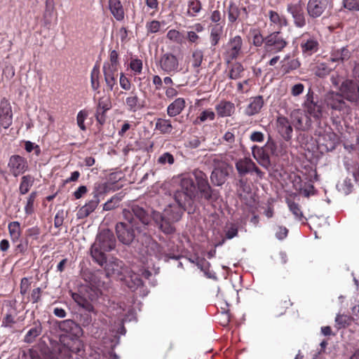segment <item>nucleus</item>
<instances>
[{
	"label": "nucleus",
	"mask_w": 359,
	"mask_h": 359,
	"mask_svg": "<svg viewBox=\"0 0 359 359\" xmlns=\"http://www.w3.org/2000/svg\"><path fill=\"white\" fill-rule=\"evenodd\" d=\"M192 175L196 185L190 175L183 174L180 176V188L174 194L175 202L180 204L190 203L196 196L207 201L216 200V191L211 188L206 174L200 170H194Z\"/></svg>",
	"instance_id": "1"
},
{
	"label": "nucleus",
	"mask_w": 359,
	"mask_h": 359,
	"mask_svg": "<svg viewBox=\"0 0 359 359\" xmlns=\"http://www.w3.org/2000/svg\"><path fill=\"white\" fill-rule=\"evenodd\" d=\"M154 210H145L138 205H133L130 208L123 209V217L126 222H135L134 216L144 225H148L153 219Z\"/></svg>",
	"instance_id": "2"
},
{
	"label": "nucleus",
	"mask_w": 359,
	"mask_h": 359,
	"mask_svg": "<svg viewBox=\"0 0 359 359\" xmlns=\"http://www.w3.org/2000/svg\"><path fill=\"white\" fill-rule=\"evenodd\" d=\"M136 232H140V227L133 222H121L116 225L117 237L123 244H131L136 237Z\"/></svg>",
	"instance_id": "3"
},
{
	"label": "nucleus",
	"mask_w": 359,
	"mask_h": 359,
	"mask_svg": "<svg viewBox=\"0 0 359 359\" xmlns=\"http://www.w3.org/2000/svg\"><path fill=\"white\" fill-rule=\"evenodd\" d=\"M287 45V42L280 32H274L269 34L264 41L265 56L271 55L282 51Z\"/></svg>",
	"instance_id": "4"
},
{
	"label": "nucleus",
	"mask_w": 359,
	"mask_h": 359,
	"mask_svg": "<svg viewBox=\"0 0 359 359\" xmlns=\"http://www.w3.org/2000/svg\"><path fill=\"white\" fill-rule=\"evenodd\" d=\"M243 45V39L241 36L237 35L229 39L224 46V58L226 63L229 64L241 55Z\"/></svg>",
	"instance_id": "5"
},
{
	"label": "nucleus",
	"mask_w": 359,
	"mask_h": 359,
	"mask_svg": "<svg viewBox=\"0 0 359 359\" xmlns=\"http://www.w3.org/2000/svg\"><path fill=\"white\" fill-rule=\"evenodd\" d=\"M344 99L341 93L329 92L325 95V102L327 107L332 110L339 111L341 114H348L351 108Z\"/></svg>",
	"instance_id": "6"
},
{
	"label": "nucleus",
	"mask_w": 359,
	"mask_h": 359,
	"mask_svg": "<svg viewBox=\"0 0 359 359\" xmlns=\"http://www.w3.org/2000/svg\"><path fill=\"white\" fill-rule=\"evenodd\" d=\"M341 94L348 102L359 104V86L351 79L344 81L339 88Z\"/></svg>",
	"instance_id": "7"
},
{
	"label": "nucleus",
	"mask_w": 359,
	"mask_h": 359,
	"mask_svg": "<svg viewBox=\"0 0 359 359\" xmlns=\"http://www.w3.org/2000/svg\"><path fill=\"white\" fill-rule=\"evenodd\" d=\"M235 167L241 177L255 172L257 177L262 179L264 175L250 158L244 157L238 159L235 163Z\"/></svg>",
	"instance_id": "8"
},
{
	"label": "nucleus",
	"mask_w": 359,
	"mask_h": 359,
	"mask_svg": "<svg viewBox=\"0 0 359 359\" xmlns=\"http://www.w3.org/2000/svg\"><path fill=\"white\" fill-rule=\"evenodd\" d=\"M287 11L292 16L294 25L296 27L303 28L306 26V17L301 1L288 4Z\"/></svg>",
	"instance_id": "9"
},
{
	"label": "nucleus",
	"mask_w": 359,
	"mask_h": 359,
	"mask_svg": "<svg viewBox=\"0 0 359 359\" xmlns=\"http://www.w3.org/2000/svg\"><path fill=\"white\" fill-rule=\"evenodd\" d=\"M105 264L104 271L107 277L113 276L121 280L123 279L127 269L121 260L112 257Z\"/></svg>",
	"instance_id": "10"
},
{
	"label": "nucleus",
	"mask_w": 359,
	"mask_h": 359,
	"mask_svg": "<svg viewBox=\"0 0 359 359\" xmlns=\"http://www.w3.org/2000/svg\"><path fill=\"white\" fill-rule=\"evenodd\" d=\"M300 48L304 55H312L319 49L318 39L309 32L304 33L301 36Z\"/></svg>",
	"instance_id": "11"
},
{
	"label": "nucleus",
	"mask_w": 359,
	"mask_h": 359,
	"mask_svg": "<svg viewBox=\"0 0 359 359\" xmlns=\"http://www.w3.org/2000/svg\"><path fill=\"white\" fill-rule=\"evenodd\" d=\"M159 65L167 74H175L180 70L177 57L170 53H166L161 56Z\"/></svg>",
	"instance_id": "12"
},
{
	"label": "nucleus",
	"mask_w": 359,
	"mask_h": 359,
	"mask_svg": "<svg viewBox=\"0 0 359 359\" xmlns=\"http://www.w3.org/2000/svg\"><path fill=\"white\" fill-rule=\"evenodd\" d=\"M305 111L311 116L318 119L322 116V106L318 101L314 99L313 92L309 90L306 95V100L304 104Z\"/></svg>",
	"instance_id": "13"
},
{
	"label": "nucleus",
	"mask_w": 359,
	"mask_h": 359,
	"mask_svg": "<svg viewBox=\"0 0 359 359\" xmlns=\"http://www.w3.org/2000/svg\"><path fill=\"white\" fill-rule=\"evenodd\" d=\"M99 247L102 248L103 251L109 252L115 248L116 239L112 233L109 229L101 231L94 242Z\"/></svg>",
	"instance_id": "14"
},
{
	"label": "nucleus",
	"mask_w": 359,
	"mask_h": 359,
	"mask_svg": "<svg viewBox=\"0 0 359 359\" xmlns=\"http://www.w3.org/2000/svg\"><path fill=\"white\" fill-rule=\"evenodd\" d=\"M8 167L14 177L23 174L28 168L27 160L19 155H13L10 157Z\"/></svg>",
	"instance_id": "15"
},
{
	"label": "nucleus",
	"mask_w": 359,
	"mask_h": 359,
	"mask_svg": "<svg viewBox=\"0 0 359 359\" xmlns=\"http://www.w3.org/2000/svg\"><path fill=\"white\" fill-rule=\"evenodd\" d=\"M353 49L348 46L333 48L330 52V60L337 64L348 61L352 56Z\"/></svg>",
	"instance_id": "16"
},
{
	"label": "nucleus",
	"mask_w": 359,
	"mask_h": 359,
	"mask_svg": "<svg viewBox=\"0 0 359 359\" xmlns=\"http://www.w3.org/2000/svg\"><path fill=\"white\" fill-rule=\"evenodd\" d=\"M326 8V3L321 0H309L306 4V11L311 19L320 17Z\"/></svg>",
	"instance_id": "17"
},
{
	"label": "nucleus",
	"mask_w": 359,
	"mask_h": 359,
	"mask_svg": "<svg viewBox=\"0 0 359 359\" xmlns=\"http://www.w3.org/2000/svg\"><path fill=\"white\" fill-rule=\"evenodd\" d=\"M7 309L1 320V326L8 329H13L18 323V311L15 306L9 303L6 305Z\"/></svg>",
	"instance_id": "18"
},
{
	"label": "nucleus",
	"mask_w": 359,
	"mask_h": 359,
	"mask_svg": "<svg viewBox=\"0 0 359 359\" xmlns=\"http://www.w3.org/2000/svg\"><path fill=\"white\" fill-rule=\"evenodd\" d=\"M228 175L229 165L226 163H222L212 170L210 180L215 185L221 186L225 182Z\"/></svg>",
	"instance_id": "19"
},
{
	"label": "nucleus",
	"mask_w": 359,
	"mask_h": 359,
	"mask_svg": "<svg viewBox=\"0 0 359 359\" xmlns=\"http://www.w3.org/2000/svg\"><path fill=\"white\" fill-rule=\"evenodd\" d=\"M276 128L278 133L286 141L292 137V127L289 120L284 116H278L276 120Z\"/></svg>",
	"instance_id": "20"
},
{
	"label": "nucleus",
	"mask_w": 359,
	"mask_h": 359,
	"mask_svg": "<svg viewBox=\"0 0 359 359\" xmlns=\"http://www.w3.org/2000/svg\"><path fill=\"white\" fill-rule=\"evenodd\" d=\"M126 285L133 291L140 290V293L143 292V294L145 295L143 283L140 276L133 272H127L123 279Z\"/></svg>",
	"instance_id": "21"
},
{
	"label": "nucleus",
	"mask_w": 359,
	"mask_h": 359,
	"mask_svg": "<svg viewBox=\"0 0 359 359\" xmlns=\"http://www.w3.org/2000/svg\"><path fill=\"white\" fill-rule=\"evenodd\" d=\"M153 220L163 233L170 234L175 231L172 226L174 222L169 220L165 215H162L158 212H153Z\"/></svg>",
	"instance_id": "22"
},
{
	"label": "nucleus",
	"mask_w": 359,
	"mask_h": 359,
	"mask_svg": "<svg viewBox=\"0 0 359 359\" xmlns=\"http://www.w3.org/2000/svg\"><path fill=\"white\" fill-rule=\"evenodd\" d=\"M187 204H169L165 209L163 215L172 222H177L180 219Z\"/></svg>",
	"instance_id": "23"
},
{
	"label": "nucleus",
	"mask_w": 359,
	"mask_h": 359,
	"mask_svg": "<svg viewBox=\"0 0 359 359\" xmlns=\"http://www.w3.org/2000/svg\"><path fill=\"white\" fill-rule=\"evenodd\" d=\"M111 107V100L109 97H102L98 100L95 118L96 120L100 123L103 124L105 121V113Z\"/></svg>",
	"instance_id": "24"
},
{
	"label": "nucleus",
	"mask_w": 359,
	"mask_h": 359,
	"mask_svg": "<svg viewBox=\"0 0 359 359\" xmlns=\"http://www.w3.org/2000/svg\"><path fill=\"white\" fill-rule=\"evenodd\" d=\"M264 106V99L261 95L251 97L244 109V114L252 116L259 114Z\"/></svg>",
	"instance_id": "25"
},
{
	"label": "nucleus",
	"mask_w": 359,
	"mask_h": 359,
	"mask_svg": "<svg viewBox=\"0 0 359 359\" xmlns=\"http://www.w3.org/2000/svg\"><path fill=\"white\" fill-rule=\"evenodd\" d=\"M59 351L64 356L71 358L72 353L81 355L83 353V344L81 340L72 341L68 346L65 345L59 347Z\"/></svg>",
	"instance_id": "26"
},
{
	"label": "nucleus",
	"mask_w": 359,
	"mask_h": 359,
	"mask_svg": "<svg viewBox=\"0 0 359 359\" xmlns=\"http://www.w3.org/2000/svg\"><path fill=\"white\" fill-rule=\"evenodd\" d=\"M125 103L127 107V109L131 112H136L145 106V101L141 100L137 93L134 90L132 91L128 96L126 98Z\"/></svg>",
	"instance_id": "27"
},
{
	"label": "nucleus",
	"mask_w": 359,
	"mask_h": 359,
	"mask_svg": "<svg viewBox=\"0 0 359 359\" xmlns=\"http://www.w3.org/2000/svg\"><path fill=\"white\" fill-rule=\"evenodd\" d=\"M236 107L233 103L230 101L222 100L215 106V111L219 117H228L233 115Z\"/></svg>",
	"instance_id": "28"
},
{
	"label": "nucleus",
	"mask_w": 359,
	"mask_h": 359,
	"mask_svg": "<svg viewBox=\"0 0 359 359\" xmlns=\"http://www.w3.org/2000/svg\"><path fill=\"white\" fill-rule=\"evenodd\" d=\"M72 297L79 306L85 309L86 311H94V307L90 302V300H93L96 297L94 294H90L87 298L80 292H72Z\"/></svg>",
	"instance_id": "29"
},
{
	"label": "nucleus",
	"mask_w": 359,
	"mask_h": 359,
	"mask_svg": "<svg viewBox=\"0 0 359 359\" xmlns=\"http://www.w3.org/2000/svg\"><path fill=\"white\" fill-rule=\"evenodd\" d=\"M186 102L184 98L178 97L172 102L167 107V114L170 117H175L184 110Z\"/></svg>",
	"instance_id": "30"
},
{
	"label": "nucleus",
	"mask_w": 359,
	"mask_h": 359,
	"mask_svg": "<svg viewBox=\"0 0 359 359\" xmlns=\"http://www.w3.org/2000/svg\"><path fill=\"white\" fill-rule=\"evenodd\" d=\"M280 63V69L285 74L290 73L300 67V62L298 59L291 57L289 54L286 55Z\"/></svg>",
	"instance_id": "31"
},
{
	"label": "nucleus",
	"mask_w": 359,
	"mask_h": 359,
	"mask_svg": "<svg viewBox=\"0 0 359 359\" xmlns=\"http://www.w3.org/2000/svg\"><path fill=\"white\" fill-rule=\"evenodd\" d=\"M100 202V198H95L93 197L84 205H83L78 211L77 216L79 219H83L92 213L97 207Z\"/></svg>",
	"instance_id": "32"
},
{
	"label": "nucleus",
	"mask_w": 359,
	"mask_h": 359,
	"mask_svg": "<svg viewBox=\"0 0 359 359\" xmlns=\"http://www.w3.org/2000/svg\"><path fill=\"white\" fill-rule=\"evenodd\" d=\"M42 325L41 322L37 320L33 323V327L28 330L24 337V341L27 344L33 343L36 338L42 333Z\"/></svg>",
	"instance_id": "33"
},
{
	"label": "nucleus",
	"mask_w": 359,
	"mask_h": 359,
	"mask_svg": "<svg viewBox=\"0 0 359 359\" xmlns=\"http://www.w3.org/2000/svg\"><path fill=\"white\" fill-rule=\"evenodd\" d=\"M145 253L149 256L160 258L162 255V249L159 244L149 237L146 238Z\"/></svg>",
	"instance_id": "34"
},
{
	"label": "nucleus",
	"mask_w": 359,
	"mask_h": 359,
	"mask_svg": "<svg viewBox=\"0 0 359 359\" xmlns=\"http://www.w3.org/2000/svg\"><path fill=\"white\" fill-rule=\"evenodd\" d=\"M252 154L256 161L263 167L267 168L270 165L269 156L265 154L264 149L258 146L252 147Z\"/></svg>",
	"instance_id": "35"
},
{
	"label": "nucleus",
	"mask_w": 359,
	"mask_h": 359,
	"mask_svg": "<svg viewBox=\"0 0 359 359\" xmlns=\"http://www.w3.org/2000/svg\"><path fill=\"white\" fill-rule=\"evenodd\" d=\"M109 8L116 20L121 21L124 19V11L120 0H109Z\"/></svg>",
	"instance_id": "36"
},
{
	"label": "nucleus",
	"mask_w": 359,
	"mask_h": 359,
	"mask_svg": "<svg viewBox=\"0 0 359 359\" xmlns=\"http://www.w3.org/2000/svg\"><path fill=\"white\" fill-rule=\"evenodd\" d=\"M104 252L105 251H103L102 248L99 247L95 243L90 248V255L93 259L101 266L107 262Z\"/></svg>",
	"instance_id": "37"
},
{
	"label": "nucleus",
	"mask_w": 359,
	"mask_h": 359,
	"mask_svg": "<svg viewBox=\"0 0 359 359\" xmlns=\"http://www.w3.org/2000/svg\"><path fill=\"white\" fill-rule=\"evenodd\" d=\"M103 73L104 76V81L109 90H112L114 86L116 84V76H117V71L110 68L103 67Z\"/></svg>",
	"instance_id": "38"
},
{
	"label": "nucleus",
	"mask_w": 359,
	"mask_h": 359,
	"mask_svg": "<svg viewBox=\"0 0 359 359\" xmlns=\"http://www.w3.org/2000/svg\"><path fill=\"white\" fill-rule=\"evenodd\" d=\"M203 52L200 49H196L191 54V62L192 67L195 69L196 74H199L203 60Z\"/></svg>",
	"instance_id": "39"
},
{
	"label": "nucleus",
	"mask_w": 359,
	"mask_h": 359,
	"mask_svg": "<svg viewBox=\"0 0 359 359\" xmlns=\"http://www.w3.org/2000/svg\"><path fill=\"white\" fill-rule=\"evenodd\" d=\"M155 128L161 134H169L172 132L173 127L169 119L158 118L156 121Z\"/></svg>",
	"instance_id": "40"
},
{
	"label": "nucleus",
	"mask_w": 359,
	"mask_h": 359,
	"mask_svg": "<svg viewBox=\"0 0 359 359\" xmlns=\"http://www.w3.org/2000/svg\"><path fill=\"white\" fill-rule=\"evenodd\" d=\"M34 182V178L32 175H24L21 178V182L19 187L20 194L22 195L27 194L32 187Z\"/></svg>",
	"instance_id": "41"
},
{
	"label": "nucleus",
	"mask_w": 359,
	"mask_h": 359,
	"mask_svg": "<svg viewBox=\"0 0 359 359\" xmlns=\"http://www.w3.org/2000/svg\"><path fill=\"white\" fill-rule=\"evenodd\" d=\"M89 286L93 290V294L95 297H97L99 293H101V290L105 288L104 283L100 280L97 272L95 274L94 278L90 283Z\"/></svg>",
	"instance_id": "42"
},
{
	"label": "nucleus",
	"mask_w": 359,
	"mask_h": 359,
	"mask_svg": "<svg viewBox=\"0 0 359 359\" xmlns=\"http://www.w3.org/2000/svg\"><path fill=\"white\" fill-rule=\"evenodd\" d=\"M187 6V15L189 17L196 16V15L200 13L202 8L201 2L199 0H189Z\"/></svg>",
	"instance_id": "43"
},
{
	"label": "nucleus",
	"mask_w": 359,
	"mask_h": 359,
	"mask_svg": "<svg viewBox=\"0 0 359 359\" xmlns=\"http://www.w3.org/2000/svg\"><path fill=\"white\" fill-rule=\"evenodd\" d=\"M286 203L289 208V210L294 216L295 219H297L299 221L302 220L304 217V215L299 204L294 202L290 198H286Z\"/></svg>",
	"instance_id": "44"
},
{
	"label": "nucleus",
	"mask_w": 359,
	"mask_h": 359,
	"mask_svg": "<svg viewBox=\"0 0 359 359\" xmlns=\"http://www.w3.org/2000/svg\"><path fill=\"white\" fill-rule=\"evenodd\" d=\"M223 29L221 26L215 25L212 27L210 35V40L212 46H215L218 44Z\"/></svg>",
	"instance_id": "45"
},
{
	"label": "nucleus",
	"mask_w": 359,
	"mask_h": 359,
	"mask_svg": "<svg viewBox=\"0 0 359 359\" xmlns=\"http://www.w3.org/2000/svg\"><path fill=\"white\" fill-rule=\"evenodd\" d=\"M8 231L13 242H16L20 237V226L18 222H12L8 224Z\"/></svg>",
	"instance_id": "46"
},
{
	"label": "nucleus",
	"mask_w": 359,
	"mask_h": 359,
	"mask_svg": "<svg viewBox=\"0 0 359 359\" xmlns=\"http://www.w3.org/2000/svg\"><path fill=\"white\" fill-rule=\"evenodd\" d=\"M244 67L240 62L233 63L229 70V76L231 79H238L242 76Z\"/></svg>",
	"instance_id": "47"
},
{
	"label": "nucleus",
	"mask_w": 359,
	"mask_h": 359,
	"mask_svg": "<svg viewBox=\"0 0 359 359\" xmlns=\"http://www.w3.org/2000/svg\"><path fill=\"white\" fill-rule=\"evenodd\" d=\"M269 18L271 23L275 24L278 27L286 26L287 25V20L285 18V17L280 15L276 11H269Z\"/></svg>",
	"instance_id": "48"
},
{
	"label": "nucleus",
	"mask_w": 359,
	"mask_h": 359,
	"mask_svg": "<svg viewBox=\"0 0 359 359\" xmlns=\"http://www.w3.org/2000/svg\"><path fill=\"white\" fill-rule=\"evenodd\" d=\"M118 54L116 50H113L109 54V62H104L103 67L110 68L114 70H118Z\"/></svg>",
	"instance_id": "49"
},
{
	"label": "nucleus",
	"mask_w": 359,
	"mask_h": 359,
	"mask_svg": "<svg viewBox=\"0 0 359 359\" xmlns=\"http://www.w3.org/2000/svg\"><path fill=\"white\" fill-rule=\"evenodd\" d=\"M240 15L239 8L233 2L229 4L228 7V19L231 23L235 22Z\"/></svg>",
	"instance_id": "50"
},
{
	"label": "nucleus",
	"mask_w": 359,
	"mask_h": 359,
	"mask_svg": "<svg viewBox=\"0 0 359 359\" xmlns=\"http://www.w3.org/2000/svg\"><path fill=\"white\" fill-rule=\"evenodd\" d=\"M332 68L326 63L318 64L315 67V74L318 77H325L328 75Z\"/></svg>",
	"instance_id": "51"
},
{
	"label": "nucleus",
	"mask_w": 359,
	"mask_h": 359,
	"mask_svg": "<svg viewBox=\"0 0 359 359\" xmlns=\"http://www.w3.org/2000/svg\"><path fill=\"white\" fill-rule=\"evenodd\" d=\"M100 70L98 67L95 66L90 74V83L91 87L94 90H97L100 88L99 81Z\"/></svg>",
	"instance_id": "52"
},
{
	"label": "nucleus",
	"mask_w": 359,
	"mask_h": 359,
	"mask_svg": "<svg viewBox=\"0 0 359 359\" xmlns=\"http://www.w3.org/2000/svg\"><path fill=\"white\" fill-rule=\"evenodd\" d=\"M265 148L273 156H279L282 155V150L280 148V146L273 140H268L265 144Z\"/></svg>",
	"instance_id": "53"
},
{
	"label": "nucleus",
	"mask_w": 359,
	"mask_h": 359,
	"mask_svg": "<svg viewBox=\"0 0 359 359\" xmlns=\"http://www.w3.org/2000/svg\"><path fill=\"white\" fill-rule=\"evenodd\" d=\"M36 192H32L27 198V203L25 207V212L27 215H32L34 211V203L36 197Z\"/></svg>",
	"instance_id": "54"
},
{
	"label": "nucleus",
	"mask_w": 359,
	"mask_h": 359,
	"mask_svg": "<svg viewBox=\"0 0 359 359\" xmlns=\"http://www.w3.org/2000/svg\"><path fill=\"white\" fill-rule=\"evenodd\" d=\"M106 188L105 184L101 182L95 183L92 192L93 197L95 198H100V197L105 192Z\"/></svg>",
	"instance_id": "55"
},
{
	"label": "nucleus",
	"mask_w": 359,
	"mask_h": 359,
	"mask_svg": "<svg viewBox=\"0 0 359 359\" xmlns=\"http://www.w3.org/2000/svg\"><path fill=\"white\" fill-rule=\"evenodd\" d=\"M353 184L351 179L346 178L342 183L338 185V189L343 194L347 195L352 191Z\"/></svg>",
	"instance_id": "56"
},
{
	"label": "nucleus",
	"mask_w": 359,
	"mask_h": 359,
	"mask_svg": "<svg viewBox=\"0 0 359 359\" xmlns=\"http://www.w3.org/2000/svg\"><path fill=\"white\" fill-rule=\"evenodd\" d=\"M161 22L158 20H151L146 24L147 34L158 32L161 29Z\"/></svg>",
	"instance_id": "57"
},
{
	"label": "nucleus",
	"mask_w": 359,
	"mask_h": 359,
	"mask_svg": "<svg viewBox=\"0 0 359 359\" xmlns=\"http://www.w3.org/2000/svg\"><path fill=\"white\" fill-rule=\"evenodd\" d=\"M130 68L135 74H139L142 71V61L140 59H132L130 62Z\"/></svg>",
	"instance_id": "58"
},
{
	"label": "nucleus",
	"mask_w": 359,
	"mask_h": 359,
	"mask_svg": "<svg viewBox=\"0 0 359 359\" xmlns=\"http://www.w3.org/2000/svg\"><path fill=\"white\" fill-rule=\"evenodd\" d=\"M174 161H175L174 156L169 152L163 153L158 158V163L160 164H162V165H165L166 163H168L169 165H172L174 163Z\"/></svg>",
	"instance_id": "59"
},
{
	"label": "nucleus",
	"mask_w": 359,
	"mask_h": 359,
	"mask_svg": "<svg viewBox=\"0 0 359 359\" xmlns=\"http://www.w3.org/2000/svg\"><path fill=\"white\" fill-rule=\"evenodd\" d=\"M344 7L348 11H359V0H344Z\"/></svg>",
	"instance_id": "60"
},
{
	"label": "nucleus",
	"mask_w": 359,
	"mask_h": 359,
	"mask_svg": "<svg viewBox=\"0 0 359 359\" xmlns=\"http://www.w3.org/2000/svg\"><path fill=\"white\" fill-rule=\"evenodd\" d=\"M182 34L176 29H170L167 33V38L176 43H179L182 40Z\"/></svg>",
	"instance_id": "61"
},
{
	"label": "nucleus",
	"mask_w": 359,
	"mask_h": 359,
	"mask_svg": "<svg viewBox=\"0 0 359 359\" xmlns=\"http://www.w3.org/2000/svg\"><path fill=\"white\" fill-rule=\"evenodd\" d=\"M87 116H88V112L85 110L80 111L77 114V117H76L77 124H78L79 127L82 130H86L84 121H85L86 118H87Z\"/></svg>",
	"instance_id": "62"
},
{
	"label": "nucleus",
	"mask_w": 359,
	"mask_h": 359,
	"mask_svg": "<svg viewBox=\"0 0 359 359\" xmlns=\"http://www.w3.org/2000/svg\"><path fill=\"white\" fill-rule=\"evenodd\" d=\"M74 322V320L70 319L62 320L59 323V329L61 331L69 333L72 329V326L73 325Z\"/></svg>",
	"instance_id": "63"
},
{
	"label": "nucleus",
	"mask_w": 359,
	"mask_h": 359,
	"mask_svg": "<svg viewBox=\"0 0 359 359\" xmlns=\"http://www.w3.org/2000/svg\"><path fill=\"white\" fill-rule=\"evenodd\" d=\"M215 114L214 111H212L210 109L205 110V111H202L199 116V118H200L201 121H202V122H204L207 120L212 121L215 119Z\"/></svg>",
	"instance_id": "64"
}]
</instances>
